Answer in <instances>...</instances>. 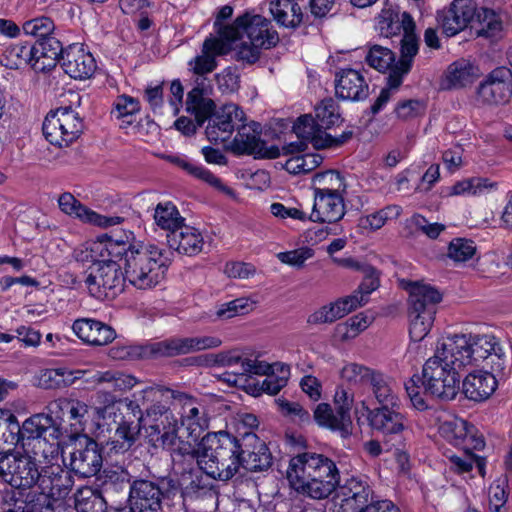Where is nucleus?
Listing matches in <instances>:
<instances>
[{
  "label": "nucleus",
  "mask_w": 512,
  "mask_h": 512,
  "mask_svg": "<svg viewBox=\"0 0 512 512\" xmlns=\"http://www.w3.org/2000/svg\"><path fill=\"white\" fill-rule=\"evenodd\" d=\"M286 477L297 493L315 500L326 499L337 489L336 512H361L373 500L366 478L351 476L340 484L336 463L323 454L305 451L293 456Z\"/></svg>",
  "instance_id": "f257e3e1"
},
{
  "label": "nucleus",
  "mask_w": 512,
  "mask_h": 512,
  "mask_svg": "<svg viewBox=\"0 0 512 512\" xmlns=\"http://www.w3.org/2000/svg\"><path fill=\"white\" fill-rule=\"evenodd\" d=\"M133 234H125V239L103 233L101 240L93 245L92 252L100 256L119 257L127 281L137 289L155 287L163 278L171 263L170 254L154 244L130 243Z\"/></svg>",
  "instance_id": "f03ea898"
},
{
  "label": "nucleus",
  "mask_w": 512,
  "mask_h": 512,
  "mask_svg": "<svg viewBox=\"0 0 512 512\" xmlns=\"http://www.w3.org/2000/svg\"><path fill=\"white\" fill-rule=\"evenodd\" d=\"M242 438L226 431L207 433L202 437V455L199 467L215 480L228 481L242 467Z\"/></svg>",
  "instance_id": "7ed1b4c3"
},
{
  "label": "nucleus",
  "mask_w": 512,
  "mask_h": 512,
  "mask_svg": "<svg viewBox=\"0 0 512 512\" xmlns=\"http://www.w3.org/2000/svg\"><path fill=\"white\" fill-rule=\"evenodd\" d=\"M222 344L215 336L173 337L147 345H116L110 349L115 360L136 361L152 357H175L202 350L217 348Z\"/></svg>",
  "instance_id": "20e7f679"
},
{
  "label": "nucleus",
  "mask_w": 512,
  "mask_h": 512,
  "mask_svg": "<svg viewBox=\"0 0 512 512\" xmlns=\"http://www.w3.org/2000/svg\"><path fill=\"white\" fill-rule=\"evenodd\" d=\"M401 284L409 293L410 339L413 342H420L431 330L437 310L436 306L442 300V296L437 289L421 282L402 280Z\"/></svg>",
  "instance_id": "39448f33"
},
{
  "label": "nucleus",
  "mask_w": 512,
  "mask_h": 512,
  "mask_svg": "<svg viewBox=\"0 0 512 512\" xmlns=\"http://www.w3.org/2000/svg\"><path fill=\"white\" fill-rule=\"evenodd\" d=\"M97 260V267L88 276L81 279L71 275V288L85 283L90 294L98 299H114L124 291L127 277L122 265L117 262L119 257L92 254Z\"/></svg>",
  "instance_id": "423d86ee"
},
{
  "label": "nucleus",
  "mask_w": 512,
  "mask_h": 512,
  "mask_svg": "<svg viewBox=\"0 0 512 512\" xmlns=\"http://www.w3.org/2000/svg\"><path fill=\"white\" fill-rule=\"evenodd\" d=\"M203 469L199 466L183 467L174 474L162 477L166 485V508L168 512H186V501L194 500L209 490Z\"/></svg>",
  "instance_id": "0eeeda50"
},
{
  "label": "nucleus",
  "mask_w": 512,
  "mask_h": 512,
  "mask_svg": "<svg viewBox=\"0 0 512 512\" xmlns=\"http://www.w3.org/2000/svg\"><path fill=\"white\" fill-rule=\"evenodd\" d=\"M435 352L422 368L420 381L424 393L442 400H452L458 393L460 384L459 372L453 370Z\"/></svg>",
  "instance_id": "6e6552de"
},
{
  "label": "nucleus",
  "mask_w": 512,
  "mask_h": 512,
  "mask_svg": "<svg viewBox=\"0 0 512 512\" xmlns=\"http://www.w3.org/2000/svg\"><path fill=\"white\" fill-rule=\"evenodd\" d=\"M470 347L472 349L473 364L485 362V366L499 375L501 379L509 374L512 358L507 354L500 339L491 334H469Z\"/></svg>",
  "instance_id": "1a4fd4ad"
},
{
  "label": "nucleus",
  "mask_w": 512,
  "mask_h": 512,
  "mask_svg": "<svg viewBox=\"0 0 512 512\" xmlns=\"http://www.w3.org/2000/svg\"><path fill=\"white\" fill-rule=\"evenodd\" d=\"M66 449H69L70 470L82 478L100 472L103 463L102 448L88 435L67 436Z\"/></svg>",
  "instance_id": "9d476101"
},
{
  "label": "nucleus",
  "mask_w": 512,
  "mask_h": 512,
  "mask_svg": "<svg viewBox=\"0 0 512 512\" xmlns=\"http://www.w3.org/2000/svg\"><path fill=\"white\" fill-rule=\"evenodd\" d=\"M127 502L129 507L138 512H168L166 485L162 483V477H135L131 482Z\"/></svg>",
  "instance_id": "9b49d317"
},
{
  "label": "nucleus",
  "mask_w": 512,
  "mask_h": 512,
  "mask_svg": "<svg viewBox=\"0 0 512 512\" xmlns=\"http://www.w3.org/2000/svg\"><path fill=\"white\" fill-rule=\"evenodd\" d=\"M367 410L370 427L382 434L386 441L394 440L401 444L405 435L410 432L407 417L401 412V404Z\"/></svg>",
  "instance_id": "f8f14e48"
},
{
  "label": "nucleus",
  "mask_w": 512,
  "mask_h": 512,
  "mask_svg": "<svg viewBox=\"0 0 512 512\" xmlns=\"http://www.w3.org/2000/svg\"><path fill=\"white\" fill-rule=\"evenodd\" d=\"M40 479L37 461L27 451L7 453L0 480L18 489H29Z\"/></svg>",
  "instance_id": "ddd939ff"
},
{
  "label": "nucleus",
  "mask_w": 512,
  "mask_h": 512,
  "mask_svg": "<svg viewBox=\"0 0 512 512\" xmlns=\"http://www.w3.org/2000/svg\"><path fill=\"white\" fill-rule=\"evenodd\" d=\"M512 98V70L499 66L489 72L477 87V99L485 105L508 103Z\"/></svg>",
  "instance_id": "4468645a"
},
{
  "label": "nucleus",
  "mask_w": 512,
  "mask_h": 512,
  "mask_svg": "<svg viewBox=\"0 0 512 512\" xmlns=\"http://www.w3.org/2000/svg\"><path fill=\"white\" fill-rule=\"evenodd\" d=\"M261 126L253 122L252 125H241L238 133L231 143L232 151L237 155H253L257 159H276L281 155L278 146L266 147L261 140Z\"/></svg>",
  "instance_id": "2eb2a0df"
},
{
  "label": "nucleus",
  "mask_w": 512,
  "mask_h": 512,
  "mask_svg": "<svg viewBox=\"0 0 512 512\" xmlns=\"http://www.w3.org/2000/svg\"><path fill=\"white\" fill-rule=\"evenodd\" d=\"M144 421L147 426L148 443L155 449H159L167 435L171 438L178 430L177 418L169 407L160 403L146 409Z\"/></svg>",
  "instance_id": "dca6fc26"
},
{
  "label": "nucleus",
  "mask_w": 512,
  "mask_h": 512,
  "mask_svg": "<svg viewBox=\"0 0 512 512\" xmlns=\"http://www.w3.org/2000/svg\"><path fill=\"white\" fill-rule=\"evenodd\" d=\"M49 421L44 414H36L26 419L20 426L19 442H22L23 447L30 446L33 442V449L37 446L42 448V455L46 460L52 462L60 458L64 464V453L50 454L47 452L49 447L54 444L52 439H48L51 438L52 430Z\"/></svg>",
  "instance_id": "f3484780"
},
{
  "label": "nucleus",
  "mask_w": 512,
  "mask_h": 512,
  "mask_svg": "<svg viewBox=\"0 0 512 512\" xmlns=\"http://www.w3.org/2000/svg\"><path fill=\"white\" fill-rule=\"evenodd\" d=\"M245 119L244 111L234 103L223 105L216 110L206 127V136L210 142H224L230 138L235 128Z\"/></svg>",
  "instance_id": "a211bd4d"
},
{
  "label": "nucleus",
  "mask_w": 512,
  "mask_h": 512,
  "mask_svg": "<svg viewBox=\"0 0 512 512\" xmlns=\"http://www.w3.org/2000/svg\"><path fill=\"white\" fill-rule=\"evenodd\" d=\"M435 352L442 357L446 365L459 373L468 366H474L469 334L446 337Z\"/></svg>",
  "instance_id": "6ab92c4d"
},
{
  "label": "nucleus",
  "mask_w": 512,
  "mask_h": 512,
  "mask_svg": "<svg viewBox=\"0 0 512 512\" xmlns=\"http://www.w3.org/2000/svg\"><path fill=\"white\" fill-rule=\"evenodd\" d=\"M474 0H454L450 7L437 13V20L446 36L452 37L465 29L474 20Z\"/></svg>",
  "instance_id": "aec40b11"
},
{
  "label": "nucleus",
  "mask_w": 512,
  "mask_h": 512,
  "mask_svg": "<svg viewBox=\"0 0 512 512\" xmlns=\"http://www.w3.org/2000/svg\"><path fill=\"white\" fill-rule=\"evenodd\" d=\"M132 477L127 469L123 467L105 468L97 476L98 488L100 495L106 502H117L124 499L128 495Z\"/></svg>",
  "instance_id": "412c9836"
},
{
  "label": "nucleus",
  "mask_w": 512,
  "mask_h": 512,
  "mask_svg": "<svg viewBox=\"0 0 512 512\" xmlns=\"http://www.w3.org/2000/svg\"><path fill=\"white\" fill-rule=\"evenodd\" d=\"M239 25H244V33L249 40L264 49H271L279 42V35L271 21L262 15L246 12L237 17Z\"/></svg>",
  "instance_id": "4be33fe9"
},
{
  "label": "nucleus",
  "mask_w": 512,
  "mask_h": 512,
  "mask_svg": "<svg viewBox=\"0 0 512 512\" xmlns=\"http://www.w3.org/2000/svg\"><path fill=\"white\" fill-rule=\"evenodd\" d=\"M242 467L250 472L265 471L272 465V454L266 445L255 433H245L242 436Z\"/></svg>",
  "instance_id": "5701e85b"
},
{
  "label": "nucleus",
  "mask_w": 512,
  "mask_h": 512,
  "mask_svg": "<svg viewBox=\"0 0 512 512\" xmlns=\"http://www.w3.org/2000/svg\"><path fill=\"white\" fill-rule=\"evenodd\" d=\"M416 25L410 13L401 12L398 6L385 4L376 18V30L380 36L391 38L403 32L415 30Z\"/></svg>",
  "instance_id": "b1692460"
},
{
  "label": "nucleus",
  "mask_w": 512,
  "mask_h": 512,
  "mask_svg": "<svg viewBox=\"0 0 512 512\" xmlns=\"http://www.w3.org/2000/svg\"><path fill=\"white\" fill-rule=\"evenodd\" d=\"M115 422L117 427L113 436L102 446L103 453L109 458L128 452L136 444L140 432L139 425L130 418L121 416Z\"/></svg>",
  "instance_id": "393cba45"
},
{
  "label": "nucleus",
  "mask_w": 512,
  "mask_h": 512,
  "mask_svg": "<svg viewBox=\"0 0 512 512\" xmlns=\"http://www.w3.org/2000/svg\"><path fill=\"white\" fill-rule=\"evenodd\" d=\"M369 85L361 71L346 68L336 74L335 94L337 98L363 101L369 96Z\"/></svg>",
  "instance_id": "a878e982"
},
{
  "label": "nucleus",
  "mask_w": 512,
  "mask_h": 512,
  "mask_svg": "<svg viewBox=\"0 0 512 512\" xmlns=\"http://www.w3.org/2000/svg\"><path fill=\"white\" fill-rule=\"evenodd\" d=\"M159 449L170 453L174 470H180L183 467L199 466L200 456L202 455V440L198 447L189 441L182 440L176 433L174 436L165 438Z\"/></svg>",
  "instance_id": "bb28decb"
},
{
  "label": "nucleus",
  "mask_w": 512,
  "mask_h": 512,
  "mask_svg": "<svg viewBox=\"0 0 512 512\" xmlns=\"http://www.w3.org/2000/svg\"><path fill=\"white\" fill-rule=\"evenodd\" d=\"M499 375L490 369L478 370L469 373L462 382V389L465 396L473 401H484L496 390Z\"/></svg>",
  "instance_id": "cd10ccee"
},
{
  "label": "nucleus",
  "mask_w": 512,
  "mask_h": 512,
  "mask_svg": "<svg viewBox=\"0 0 512 512\" xmlns=\"http://www.w3.org/2000/svg\"><path fill=\"white\" fill-rule=\"evenodd\" d=\"M205 81L206 78H197L186 98V111L194 116L198 126H203L207 120L209 122L216 111L215 102L207 97Z\"/></svg>",
  "instance_id": "c85d7f7f"
},
{
  "label": "nucleus",
  "mask_w": 512,
  "mask_h": 512,
  "mask_svg": "<svg viewBox=\"0 0 512 512\" xmlns=\"http://www.w3.org/2000/svg\"><path fill=\"white\" fill-rule=\"evenodd\" d=\"M55 461L56 463L47 467L42 477L40 476L41 492H35V496H44L47 506L54 510L64 503V479L62 475L64 470L61 464L57 463L58 459Z\"/></svg>",
  "instance_id": "c756f323"
},
{
  "label": "nucleus",
  "mask_w": 512,
  "mask_h": 512,
  "mask_svg": "<svg viewBox=\"0 0 512 512\" xmlns=\"http://www.w3.org/2000/svg\"><path fill=\"white\" fill-rule=\"evenodd\" d=\"M345 215L341 194L314 193V205L309 220L320 223H336Z\"/></svg>",
  "instance_id": "7c9ffc66"
},
{
  "label": "nucleus",
  "mask_w": 512,
  "mask_h": 512,
  "mask_svg": "<svg viewBox=\"0 0 512 512\" xmlns=\"http://www.w3.org/2000/svg\"><path fill=\"white\" fill-rule=\"evenodd\" d=\"M72 329L78 338L89 345H107L116 338V332L111 326L93 319H78Z\"/></svg>",
  "instance_id": "2f4dec72"
},
{
  "label": "nucleus",
  "mask_w": 512,
  "mask_h": 512,
  "mask_svg": "<svg viewBox=\"0 0 512 512\" xmlns=\"http://www.w3.org/2000/svg\"><path fill=\"white\" fill-rule=\"evenodd\" d=\"M419 50V39L415 30L403 34L400 47V59L391 70V86L400 87L404 77L411 71L413 61Z\"/></svg>",
  "instance_id": "473e14b6"
},
{
  "label": "nucleus",
  "mask_w": 512,
  "mask_h": 512,
  "mask_svg": "<svg viewBox=\"0 0 512 512\" xmlns=\"http://www.w3.org/2000/svg\"><path fill=\"white\" fill-rule=\"evenodd\" d=\"M96 63L82 43H72L66 48V74L73 79H87L93 75Z\"/></svg>",
  "instance_id": "72a5a7b5"
},
{
  "label": "nucleus",
  "mask_w": 512,
  "mask_h": 512,
  "mask_svg": "<svg viewBox=\"0 0 512 512\" xmlns=\"http://www.w3.org/2000/svg\"><path fill=\"white\" fill-rule=\"evenodd\" d=\"M228 52V45L216 37H208L202 45L201 55L196 56L189 62L195 74L202 76L214 71L217 67L216 56Z\"/></svg>",
  "instance_id": "f704fd0d"
},
{
  "label": "nucleus",
  "mask_w": 512,
  "mask_h": 512,
  "mask_svg": "<svg viewBox=\"0 0 512 512\" xmlns=\"http://www.w3.org/2000/svg\"><path fill=\"white\" fill-rule=\"evenodd\" d=\"M167 243L170 249L179 254L193 256L202 251L204 241L196 228L183 225L177 231L167 234Z\"/></svg>",
  "instance_id": "c9c22d12"
},
{
  "label": "nucleus",
  "mask_w": 512,
  "mask_h": 512,
  "mask_svg": "<svg viewBox=\"0 0 512 512\" xmlns=\"http://www.w3.org/2000/svg\"><path fill=\"white\" fill-rule=\"evenodd\" d=\"M34 48L37 49V55L34 57L32 67L34 70L41 72L55 68L64 52L61 41L51 36L44 40H38L34 44Z\"/></svg>",
  "instance_id": "e433bc0d"
},
{
  "label": "nucleus",
  "mask_w": 512,
  "mask_h": 512,
  "mask_svg": "<svg viewBox=\"0 0 512 512\" xmlns=\"http://www.w3.org/2000/svg\"><path fill=\"white\" fill-rule=\"evenodd\" d=\"M66 215L103 228L118 225L124 221V218L119 216L108 217L92 211L68 192H66Z\"/></svg>",
  "instance_id": "4c0bfd02"
},
{
  "label": "nucleus",
  "mask_w": 512,
  "mask_h": 512,
  "mask_svg": "<svg viewBox=\"0 0 512 512\" xmlns=\"http://www.w3.org/2000/svg\"><path fill=\"white\" fill-rule=\"evenodd\" d=\"M269 11L280 27L296 29L303 21L302 9L294 0L271 1Z\"/></svg>",
  "instance_id": "58836bf2"
},
{
  "label": "nucleus",
  "mask_w": 512,
  "mask_h": 512,
  "mask_svg": "<svg viewBox=\"0 0 512 512\" xmlns=\"http://www.w3.org/2000/svg\"><path fill=\"white\" fill-rule=\"evenodd\" d=\"M66 507L76 512H107V502L98 491L90 487L79 488L72 497L66 498Z\"/></svg>",
  "instance_id": "ea45409f"
},
{
  "label": "nucleus",
  "mask_w": 512,
  "mask_h": 512,
  "mask_svg": "<svg viewBox=\"0 0 512 512\" xmlns=\"http://www.w3.org/2000/svg\"><path fill=\"white\" fill-rule=\"evenodd\" d=\"M478 76V68L465 59L451 63L446 71L444 89L465 87L474 82Z\"/></svg>",
  "instance_id": "a19ab883"
},
{
  "label": "nucleus",
  "mask_w": 512,
  "mask_h": 512,
  "mask_svg": "<svg viewBox=\"0 0 512 512\" xmlns=\"http://www.w3.org/2000/svg\"><path fill=\"white\" fill-rule=\"evenodd\" d=\"M293 131L298 138L310 141L314 148H325V134L326 130L319 126L317 117L311 114H304L300 116L293 125Z\"/></svg>",
  "instance_id": "79ce46f5"
},
{
  "label": "nucleus",
  "mask_w": 512,
  "mask_h": 512,
  "mask_svg": "<svg viewBox=\"0 0 512 512\" xmlns=\"http://www.w3.org/2000/svg\"><path fill=\"white\" fill-rule=\"evenodd\" d=\"M313 418L319 426L337 431L343 438L351 434L352 422L340 419L338 411L334 412L328 403H319L314 409Z\"/></svg>",
  "instance_id": "37998d69"
},
{
  "label": "nucleus",
  "mask_w": 512,
  "mask_h": 512,
  "mask_svg": "<svg viewBox=\"0 0 512 512\" xmlns=\"http://www.w3.org/2000/svg\"><path fill=\"white\" fill-rule=\"evenodd\" d=\"M47 409L48 413L44 414V416L50 420V426H52L50 439H52L54 443L49 447L47 452L50 454H62L64 453V434L62 431L64 420L63 401L61 399L54 400L48 405Z\"/></svg>",
  "instance_id": "c03bdc74"
},
{
  "label": "nucleus",
  "mask_w": 512,
  "mask_h": 512,
  "mask_svg": "<svg viewBox=\"0 0 512 512\" xmlns=\"http://www.w3.org/2000/svg\"><path fill=\"white\" fill-rule=\"evenodd\" d=\"M474 21L478 36L494 39L501 35L503 22L495 11L488 8L476 9Z\"/></svg>",
  "instance_id": "a18cd8bd"
},
{
  "label": "nucleus",
  "mask_w": 512,
  "mask_h": 512,
  "mask_svg": "<svg viewBox=\"0 0 512 512\" xmlns=\"http://www.w3.org/2000/svg\"><path fill=\"white\" fill-rule=\"evenodd\" d=\"M187 400L184 403L182 414V424L187 426L190 436H194L195 440L200 437V434L206 430L209 426V421L204 413L194 405V399L192 397L184 396Z\"/></svg>",
  "instance_id": "49530a36"
},
{
  "label": "nucleus",
  "mask_w": 512,
  "mask_h": 512,
  "mask_svg": "<svg viewBox=\"0 0 512 512\" xmlns=\"http://www.w3.org/2000/svg\"><path fill=\"white\" fill-rule=\"evenodd\" d=\"M154 220L158 227L168 231L167 234L177 231L185 225V219L180 215L177 207L170 201L159 203L154 210Z\"/></svg>",
  "instance_id": "de8ad7c7"
},
{
  "label": "nucleus",
  "mask_w": 512,
  "mask_h": 512,
  "mask_svg": "<svg viewBox=\"0 0 512 512\" xmlns=\"http://www.w3.org/2000/svg\"><path fill=\"white\" fill-rule=\"evenodd\" d=\"M62 116H64L63 108L59 107L51 110L45 117L42 127L45 139L57 148H61L64 141Z\"/></svg>",
  "instance_id": "09e8293b"
},
{
  "label": "nucleus",
  "mask_w": 512,
  "mask_h": 512,
  "mask_svg": "<svg viewBox=\"0 0 512 512\" xmlns=\"http://www.w3.org/2000/svg\"><path fill=\"white\" fill-rule=\"evenodd\" d=\"M470 426L464 419L454 418L444 421L439 427V433L453 446L462 447L468 437Z\"/></svg>",
  "instance_id": "8fccbe9b"
},
{
  "label": "nucleus",
  "mask_w": 512,
  "mask_h": 512,
  "mask_svg": "<svg viewBox=\"0 0 512 512\" xmlns=\"http://www.w3.org/2000/svg\"><path fill=\"white\" fill-rule=\"evenodd\" d=\"M314 193L317 194H340L345 190L344 178L335 170L318 172L313 176Z\"/></svg>",
  "instance_id": "3c124183"
},
{
  "label": "nucleus",
  "mask_w": 512,
  "mask_h": 512,
  "mask_svg": "<svg viewBox=\"0 0 512 512\" xmlns=\"http://www.w3.org/2000/svg\"><path fill=\"white\" fill-rule=\"evenodd\" d=\"M315 115L318 119L319 126L325 130L338 126L343 122L340 107L337 101L331 97L323 99L315 107Z\"/></svg>",
  "instance_id": "603ef678"
},
{
  "label": "nucleus",
  "mask_w": 512,
  "mask_h": 512,
  "mask_svg": "<svg viewBox=\"0 0 512 512\" xmlns=\"http://www.w3.org/2000/svg\"><path fill=\"white\" fill-rule=\"evenodd\" d=\"M66 410L70 420V431L67 436L86 435L84 430L89 418L87 404L79 400H66Z\"/></svg>",
  "instance_id": "864d4df0"
},
{
  "label": "nucleus",
  "mask_w": 512,
  "mask_h": 512,
  "mask_svg": "<svg viewBox=\"0 0 512 512\" xmlns=\"http://www.w3.org/2000/svg\"><path fill=\"white\" fill-rule=\"evenodd\" d=\"M366 63L379 72H391L396 62L395 53L387 47L372 45L365 57Z\"/></svg>",
  "instance_id": "5fc2aeb1"
},
{
  "label": "nucleus",
  "mask_w": 512,
  "mask_h": 512,
  "mask_svg": "<svg viewBox=\"0 0 512 512\" xmlns=\"http://www.w3.org/2000/svg\"><path fill=\"white\" fill-rule=\"evenodd\" d=\"M20 424L17 417L9 410L0 409V450L3 445L19 443Z\"/></svg>",
  "instance_id": "6e6d98bb"
},
{
  "label": "nucleus",
  "mask_w": 512,
  "mask_h": 512,
  "mask_svg": "<svg viewBox=\"0 0 512 512\" xmlns=\"http://www.w3.org/2000/svg\"><path fill=\"white\" fill-rule=\"evenodd\" d=\"M369 384L380 406L400 404V400L393 391L390 382L382 373L376 371Z\"/></svg>",
  "instance_id": "4d7b16f0"
},
{
  "label": "nucleus",
  "mask_w": 512,
  "mask_h": 512,
  "mask_svg": "<svg viewBox=\"0 0 512 512\" xmlns=\"http://www.w3.org/2000/svg\"><path fill=\"white\" fill-rule=\"evenodd\" d=\"M323 161L318 153H305L290 157L284 164V168L291 174H306L316 169Z\"/></svg>",
  "instance_id": "13d9d810"
},
{
  "label": "nucleus",
  "mask_w": 512,
  "mask_h": 512,
  "mask_svg": "<svg viewBox=\"0 0 512 512\" xmlns=\"http://www.w3.org/2000/svg\"><path fill=\"white\" fill-rule=\"evenodd\" d=\"M401 207L398 205H389L359 219V226L364 229L378 230L382 228L388 220L396 219L401 214Z\"/></svg>",
  "instance_id": "bf43d9fd"
},
{
  "label": "nucleus",
  "mask_w": 512,
  "mask_h": 512,
  "mask_svg": "<svg viewBox=\"0 0 512 512\" xmlns=\"http://www.w3.org/2000/svg\"><path fill=\"white\" fill-rule=\"evenodd\" d=\"M96 380L98 383L107 384L108 389L120 392L130 390L137 384L134 376L114 371L101 372Z\"/></svg>",
  "instance_id": "052dcab7"
},
{
  "label": "nucleus",
  "mask_w": 512,
  "mask_h": 512,
  "mask_svg": "<svg viewBox=\"0 0 512 512\" xmlns=\"http://www.w3.org/2000/svg\"><path fill=\"white\" fill-rule=\"evenodd\" d=\"M376 371L357 363H349L341 370V378L352 385H367Z\"/></svg>",
  "instance_id": "680f3d73"
},
{
  "label": "nucleus",
  "mask_w": 512,
  "mask_h": 512,
  "mask_svg": "<svg viewBox=\"0 0 512 512\" xmlns=\"http://www.w3.org/2000/svg\"><path fill=\"white\" fill-rule=\"evenodd\" d=\"M277 371L280 375H275V369H273L263 380L261 390L269 395H276L282 388L287 385L290 367L285 364H275Z\"/></svg>",
  "instance_id": "e2e57ef3"
},
{
  "label": "nucleus",
  "mask_w": 512,
  "mask_h": 512,
  "mask_svg": "<svg viewBox=\"0 0 512 512\" xmlns=\"http://www.w3.org/2000/svg\"><path fill=\"white\" fill-rule=\"evenodd\" d=\"M475 252L474 242L465 238H455L448 246V257L455 262H466L474 256Z\"/></svg>",
  "instance_id": "0e129e2a"
},
{
  "label": "nucleus",
  "mask_w": 512,
  "mask_h": 512,
  "mask_svg": "<svg viewBox=\"0 0 512 512\" xmlns=\"http://www.w3.org/2000/svg\"><path fill=\"white\" fill-rule=\"evenodd\" d=\"M7 58L13 60L9 65L10 68H18L23 64H31L34 62V57L37 55V49L34 45H21L17 44L7 50Z\"/></svg>",
  "instance_id": "69168bd1"
},
{
  "label": "nucleus",
  "mask_w": 512,
  "mask_h": 512,
  "mask_svg": "<svg viewBox=\"0 0 512 512\" xmlns=\"http://www.w3.org/2000/svg\"><path fill=\"white\" fill-rule=\"evenodd\" d=\"M140 109V102L137 98L122 94L115 99L111 113L115 114L117 119H121L139 113Z\"/></svg>",
  "instance_id": "338daca9"
},
{
  "label": "nucleus",
  "mask_w": 512,
  "mask_h": 512,
  "mask_svg": "<svg viewBox=\"0 0 512 512\" xmlns=\"http://www.w3.org/2000/svg\"><path fill=\"white\" fill-rule=\"evenodd\" d=\"M46 503L44 496H35V492H29L24 501L16 503L7 512H54Z\"/></svg>",
  "instance_id": "774afa93"
}]
</instances>
